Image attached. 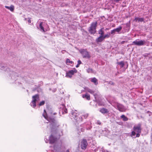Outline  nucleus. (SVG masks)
Masks as SVG:
<instances>
[{
	"label": "nucleus",
	"mask_w": 152,
	"mask_h": 152,
	"mask_svg": "<svg viewBox=\"0 0 152 152\" xmlns=\"http://www.w3.org/2000/svg\"><path fill=\"white\" fill-rule=\"evenodd\" d=\"M94 97H95V100H94L96 102H97V99H96V98H97V96H98V95L96 94H94Z\"/></svg>",
	"instance_id": "obj_28"
},
{
	"label": "nucleus",
	"mask_w": 152,
	"mask_h": 152,
	"mask_svg": "<svg viewBox=\"0 0 152 152\" xmlns=\"http://www.w3.org/2000/svg\"><path fill=\"white\" fill-rule=\"evenodd\" d=\"M110 35V33H108L107 34H105L104 35H103L104 38L105 39L106 38H109Z\"/></svg>",
	"instance_id": "obj_21"
},
{
	"label": "nucleus",
	"mask_w": 152,
	"mask_h": 152,
	"mask_svg": "<svg viewBox=\"0 0 152 152\" xmlns=\"http://www.w3.org/2000/svg\"><path fill=\"white\" fill-rule=\"evenodd\" d=\"M81 148L82 149L85 150V149L87 147L88 145V143L86 139H83L81 142Z\"/></svg>",
	"instance_id": "obj_6"
},
{
	"label": "nucleus",
	"mask_w": 152,
	"mask_h": 152,
	"mask_svg": "<svg viewBox=\"0 0 152 152\" xmlns=\"http://www.w3.org/2000/svg\"><path fill=\"white\" fill-rule=\"evenodd\" d=\"M42 22H41L40 23V24L39 25V27L40 28V30L41 31H42L43 32H45V31L44 28L42 26Z\"/></svg>",
	"instance_id": "obj_18"
},
{
	"label": "nucleus",
	"mask_w": 152,
	"mask_h": 152,
	"mask_svg": "<svg viewBox=\"0 0 152 152\" xmlns=\"http://www.w3.org/2000/svg\"><path fill=\"white\" fill-rule=\"evenodd\" d=\"M144 20V18H138V22H142Z\"/></svg>",
	"instance_id": "obj_25"
},
{
	"label": "nucleus",
	"mask_w": 152,
	"mask_h": 152,
	"mask_svg": "<svg viewBox=\"0 0 152 152\" xmlns=\"http://www.w3.org/2000/svg\"><path fill=\"white\" fill-rule=\"evenodd\" d=\"M49 121L51 126L52 132V134L49 137V143L52 144L55 143L57 140V139L56 137V134L57 133L56 130L57 128L58 127L59 125L54 118H50Z\"/></svg>",
	"instance_id": "obj_1"
},
{
	"label": "nucleus",
	"mask_w": 152,
	"mask_h": 152,
	"mask_svg": "<svg viewBox=\"0 0 152 152\" xmlns=\"http://www.w3.org/2000/svg\"><path fill=\"white\" fill-rule=\"evenodd\" d=\"M134 20L135 21H137V20H138V17L135 18Z\"/></svg>",
	"instance_id": "obj_37"
},
{
	"label": "nucleus",
	"mask_w": 152,
	"mask_h": 152,
	"mask_svg": "<svg viewBox=\"0 0 152 152\" xmlns=\"http://www.w3.org/2000/svg\"><path fill=\"white\" fill-rule=\"evenodd\" d=\"M77 72V71L76 69L74 68L73 69L69 70L68 71V72H66V77L71 78L72 77V75H73L74 73H76Z\"/></svg>",
	"instance_id": "obj_4"
},
{
	"label": "nucleus",
	"mask_w": 152,
	"mask_h": 152,
	"mask_svg": "<svg viewBox=\"0 0 152 152\" xmlns=\"http://www.w3.org/2000/svg\"><path fill=\"white\" fill-rule=\"evenodd\" d=\"M117 107L118 110L121 112H125L126 110L124 106L120 104H117Z\"/></svg>",
	"instance_id": "obj_8"
},
{
	"label": "nucleus",
	"mask_w": 152,
	"mask_h": 152,
	"mask_svg": "<svg viewBox=\"0 0 152 152\" xmlns=\"http://www.w3.org/2000/svg\"><path fill=\"white\" fill-rule=\"evenodd\" d=\"M126 28H128V30H129V28H130V21L128 23H127L126 24Z\"/></svg>",
	"instance_id": "obj_22"
},
{
	"label": "nucleus",
	"mask_w": 152,
	"mask_h": 152,
	"mask_svg": "<svg viewBox=\"0 0 152 152\" xmlns=\"http://www.w3.org/2000/svg\"><path fill=\"white\" fill-rule=\"evenodd\" d=\"M117 64L121 66V67H123L124 65V63L123 61H121L120 62H117Z\"/></svg>",
	"instance_id": "obj_19"
},
{
	"label": "nucleus",
	"mask_w": 152,
	"mask_h": 152,
	"mask_svg": "<svg viewBox=\"0 0 152 152\" xmlns=\"http://www.w3.org/2000/svg\"><path fill=\"white\" fill-rule=\"evenodd\" d=\"M100 105H102V104H100Z\"/></svg>",
	"instance_id": "obj_47"
},
{
	"label": "nucleus",
	"mask_w": 152,
	"mask_h": 152,
	"mask_svg": "<svg viewBox=\"0 0 152 152\" xmlns=\"http://www.w3.org/2000/svg\"><path fill=\"white\" fill-rule=\"evenodd\" d=\"M87 71L88 73H93V70L92 69L89 68L87 70Z\"/></svg>",
	"instance_id": "obj_23"
},
{
	"label": "nucleus",
	"mask_w": 152,
	"mask_h": 152,
	"mask_svg": "<svg viewBox=\"0 0 152 152\" xmlns=\"http://www.w3.org/2000/svg\"><path fill=\"white\" fill-rule=\"evenodd\" d=\"M104 39V38L103 36H100L99 37L96 39V41L97 42H101Z\"/></svg>",
	"instance_id": "obj_10"
},
{
	"label": "nucleus",
	"mask_w": 152,
	"mask_h": 152,
	"mask_svg": "<svg viewBox=\"0 0 152 152\" xmlns=\"http://www.w3.org/2000/svg\"><path fill=\"white\" fill-rule=\"evenodd\" d=\"M28 22L29 23H31V18H28Z\"/></svg>",
	"instance_id": "obj_40"
},
{
	"label": "nucleus",
	"mask_w": 152,
	"mask_h": 152,
	"mask_svg": "<svg viewBox=\"0 0 152 152\" xmlns=\"http://www.w3.org/2000/svg\"><path fill=\"white\" fill-rule=\"evenodd\" d=\"M149 54L145 53L143 55V56L145 57H147Z\"/></svg>",
	"instance_id": "obj_38"
},
{
	"label": "nucleus",
	"mask_w": 152,
	"mask_h": 152,
	"mask_svg": "<svg viewBox=\"0 0 152 152\" xmlns=\"http://www.w3.org/2000/svg\"><path fill=\"white\" fill-rule=\"evenodd\" d=\"M31 103L32 104V106L34 108L36 107V102H31Z\"/></svg>",
	"instance_id": "obj_29"
},
{
	"label": "nucleus",
	"mask_w": 152,
	"mask_h": 152,
	"mask_svg": "<svg viewBox=\"0 0 152 152\" xmlns=\"http://www.w3.org/2000/svg\"><path fill=\"white\" fill-rule=\"evenodd\" d=\"M45 103V101H42L39 103V106H41L44 105V104Z\"/></svg>",
	"instance_id": "obj_26"
},
{
	"label": "nucleus",
	"mask_w": 152,
	"mask_h": 152,
	"mask_svg": "<svg viewBox=\"0 0 152 152\" xmlns=\"http://www.w3.org/2000/svg\"><path fill=\"white\" fill-rule=\"evenodd\" d=\"M91 81L95 85H97L98 84V80L95 77L92 78L91 80Z\"/></svg>",
	"instance_id": "obj_11"
},
{
	"label": "nucleus",
	"mask_w": 152,
	"mask_h": 152,
	"mask_svg": "<svg viewBox=\"0 0 152 152\" xmlns=\"http://www.w3.org/2000/svg\"><path fill=\"white\" fill-rule=\"evenodd\" d=\"M104 28L102 27L98 31V34L100 35V36H103L104 34Z\"/></svg>",
	"instance_id": "obj_12"
},
{
	"label": "nucleus",
	"mask_w": 152,
	"mask_h": 152,
	"mask_svg": "<svg viewBox=\"0 0 152 152\" xmlns=\"http://www.w3.org/2000/svg\"><path fill=\"white\" fill-rule=\"evenodd\" d=\"M85 90L86 91H88V92L89 91V90H90V89H89V88H85Z\"/></svg>",
	"instance_id": "obj_32"
},
{
	"label": "nucleus",
	"mask_w": 152,
	"mask_h": 152,
	"mask_svg": "<svg viewBox=\"0 0 152 152\" xmlns=\"http://www.w3.org/2000/svg\"><path fill=\"white\" fill-rule=\"evenodd\" d=\"M100 111L102 113L104 114L108 112V110L105 108H102L100 109Z\"/></svg>",
	"instance_id": "obj_13"
},
{
	"label": "nucleus",
	"mask_w": 152,
	"mask_h": 152,
	"mask_svg": "<svg viewBox=\"0 0 152 152\" xmlns=\"http://www.w3.org/2000/svg\"><path fill=\"white\" fill-rule=\"evenodd\" d=\"M32 98L33 100L31 102H36L37 100H38L39 99V95L38 94H36L33 96Z\"/></svg>",
	"instance_id": "obj_9"
},
{
	"label": "nucleus",
	"mask_w": 152,
	"mask_h": 152,
	"mask_svg": "<svg viewBox=\"0 0 152 152\" xmlns=\"http://www.w3.org/2000/svg\"><path fill=\"white\" fill-rule=\"evenodd\" d=\"M97 21L93 22L88 28V31L91 34H94L96 32V28L97 26Z\"/></svg>",
	"instance_id": "obj_2"
},
{
	"label": "nucleus",
	"mask_w": 152,
	"mask_h": 152,
	"mask_svg": "<svg viewBox=\"0 0 152 152\" xmlns=\"http://www.w3.org/2000/svg\"><path fill=\"white\" fill-rule=\"evenodd\" d=\"M64 111H63V113L64 112L65 113H67V109L65 107L63 109Z\"/></svg>",
	"instance_id": "obj_30"
},
{
	"label": "nucleus",
	"mask_w": 152,
	"mask_h": 152,
	"mask_svg": "<svg viewBox=\"0 0 152 152\" xmlns=\"http://www.w3.org/2000/svg\"><path fill=\"white\" fill-rule=\"evenodd\" d=\"M82 97L83 98H86L88 100H89L90 99V95L87 94L83 95Z\"/></svg>",
	"instance_id": "obj_16"
},
{
	"label": "nucleus",
	"mask_w": 152,
	"mask_h": 152,
	"mask_svg": "<svg viewBox=\"0 0 152 152\" xmlns=\"http://www.w3.org/2000/svg\"><path fill=\"white\" fill-rule=\"evenodd\" d=\"M66 63L67 64V63H69L70 64H72L73 63V61H71L70 60L69 58H67L66 59Z\"/></svg>",
	"instance_id": "obj_24"
},
{
	"label": "nucleus",
	"mask_w": 152,
	"mask_h": 152,
	"mask_svg": "<svg viewBox=\"0 0 152 152\" xmlns=\"http://www.w3.org/2000/svg\"><path fill=\"white\" fill-rule=\"evenodd\" d=\"M81 53L83 55V58H90L91 56L89 52L86 50H83L81 52Z\"/></svg>",
	"instance_id": "obj_7"
},
{
	"label": "nucleus",
	"mask_w": 152,
	"mask_h": 152,
	"mask_svg": "<svg viewBox=\"0 0 152 152\" xmlns=\"http://www.w3.org/2000/svg\"><path fill=\"white\" fill-rule=\"evenodd\" d=\"M122 0H114V1L116 2H118L120 1H121Z\"/></svg>",
	"instance_id": "obj_41"
},
{
	"label": "nucleus",
	"mask_w": 152,
	"mask_h": 152,
	"mask_svg": "<svg viewBox=\"0 0 152 152\" xmlns=\"http://www.w3.org/2000/svg\"><path fill=\"white\" fill-rule=\"evenodd\" d=\"M134 131L132 132L131 136L132 137L133 136H135L136 135V132L141 133L142 130L141 124H138L137 125L135 126L133 128Z\"/></svg>",
	"instance_id": "obj_3"
},
{
	"label": "nucleus",
	"mask_w": 152,
	"mask_h": 152,
	"mask_svg": "<svg viewBox=\"0 0 152 152\" xmlns=\"http://www.w3.org/2000/svg\"><path fill=\"white\" fill-rule=\"evenodd\" d=\"M96 123L97 124L99 125H101V122L100 121H97Z\"/></svg>",
	"instance_id": "obj_35"
},
{
	"label": "nucleus",
	"mask_w": 152,
	"mask_h": 152,
	"mask_svg": "<svg viewBox=\"0 0 152 152\" xmlns=\"http://www.w3.org/2000/svg\"><path fill=\"white\" fill-rule=\"evenodd\" d=\"M48 140H46V141H45V142H46V143H48Z\"/></svg>",
	"instance_id": "obj_44"
},
{
	"label": "nucleus",
	"mask_w": 152,
	"mask_h": 152,
	"mask_svg": "<svg viewBox=\"0 0 152 152\" xmlns=\"http://www.w3.org/2000/svg\"><path fill=\"white\" fill-rule=\"evenodd\" d=\"M5 7L8 9L9 10L12 12H13L14 11V6L13 5H11L10 7L7 6H5Z\"/></svg>",
	"instance_id": "obj_14"
},
{
	"label": "nucleus",
	"mask_w": 152,
	"mask_h": 152,
	"mask_svg": "<svg viewBox=\"0 0 152 152\" xmlns=\"http://www.w3.org/2000/svg\"><path fill=\"white\" fill-rule=\"evenodd\" d=\"M121 117L123 119V120L124 121H126L128 120V118L124 115H122Z\"/></svg>",
	"instance_id": "obj_20"
},
{
	"label": "nucleus",
	"mask_w": 152,
	"mask_h": 152,
	"mask_svg": "<svg viewBox=\"0 0 152 152\" xmlns=\"http://www.w3.org/2000/svg\"><path fill=\"white\" fill-rule=\"evenodd\" d=\"M109 83L111 85H114V83L113 82H112L111 81H110L109 82Z\"/></svg>",
	"instance_id": "obj_34"
},
{
	"label": "nucleus",
	"mask_w": 152,
	"mask_h": 152,
	"mask_svg": "<svg viewBox=\"0 0 152 152\" xmlns=\"http://www.w3.org/2000/svg\"><path fill=\"white\" fill-rule=\"evenodd\" d=\"M145 41L144 40H138L137 39L133 42L132 44L140 46H142L145 45Z\"/></svg>",
	"instance_id": "obj_5"
},
{
	"label": "nucleus",
	"mask_w": 152,
	"mask_h": 152,
	"mask_svg": "<svg viewBox=\"0 0 152 152\" xmlns=\"http://www.w3.org/2000/svg\"><path fill=\"white\" fill-rule=\"evenodd\" d=\"M66 152H69V150H67L66 151Z\"/></svg>",
	"instance_id": "obj_45"
},
{
	"label": "nucleus",
	"mask_w": 152,
	"mask_h": 152,
	"mask_svg": "<svg viewBox=\"0 0 152 152\" xmlns=\"http://www.w3.org/2000/svg\"><path fill=\"white\" fill-rule=\"evenodd\" d=\"M42 116L45 118V119L47 120H48L47 114L45 110H44V113L42 114Z\"/></svg>",
	"instance_id": "obj_17"
},
{
	"label": "nucleus",
	"mask_w": 152,
	"mask_h": 152,
	"mask_svg": "<svg viewBox=\"0 0 152 152\" xmlns=\"http://www.w3.org/2000/svg\"><path fill=\"white\" fill-rule=\"evenodd\" d=\"M147 113H150V114H149V115H151V114H152V113H151V112H149V111H148V112H147Z\"/></svg>",
	"instance_id": "obj_43"
},
{
	"label": "nucleus",
	"mask_w": 152,
	"mask_h": 152,
	"mask_svg": "<svg viewBox=\"0 0 152 152\" xmlns=\"http://www.w3.org/2000/svg\"><path fill=\"white\" fill-rule=\"evenodd\" d=\"M140 133H137V134H136V137H139L140 136Z\"/></svg>",
	"instance_id": "obj_33"
},
{
	"label": "nucleus",
	"mask_w": 152,
	"mask_h": 152,
	"mask_svg": "<svg viewBox=\"0 0 152 152\" xmlns=\"http://www.w3.org/2000/svg\"><path fill=\"white\" fill-rule=\"evenodd\" d=\"M88 92L91 94H94V92L91 89H90Z\"/></svg>",
	"instance_id": "obj_31"
},
{
	"label": "nucleus",
	"mask_w": 152,
	"mask_h": 152,
	"mask_svg": "<svg viewBox=\"0 0 152 152\" xmlns=\"http://www.w3.org/2000/svg\"><path fill=\"white\" fill-rule=\"evenodd\" d=\"M109 29L108 28H106V29H105V30H108Z\"/></svg>",
	"instance_id": "obj_46"
},
{
	"label": "nucleus",
	"mask_w": 152,
	"mask_h": 152,
	"mask_svg": "<svg viewBox=\"0 0 152 152\" xmlns=\"http://www.w3.org/2000/svg\"><path fill=\"white\" fill-rule=\"evenodd\" d=\"M115 29H114L113 30H112L111 31V32L110 33V34H115Z\"/></svg>",
	"instance_id": "obj_27"
},
{
	"label": "nucleus",
	"mask_w": 152,
	"mask_h": 152,
	"mask_svg": "<svg viewBox=\"0 0 152 152\" xmlns=\"http://www.w3.org/2000/svg\"><path fill=\"white\" fill-rule=\"evenodd\" d=\"M122 27L121 26H119L118 28L114 29L115 32H118V33H120V31H121Z\"/></svg>",
	"instance_id": "obj_15"
},
{
	"label": "nucleus",
	"mask_w": 152,
	"mask_h": 152,
	"mask_svg": "<svg viewBox=\"0 0 152 152\" xmlns=\"http://www.w3.org/2000/svg\"><path fill=\"white\" fill-rule=\"evenodd\" d=\"M79 64H77L76 66V67L77 68V67H79Z\"/></svg>",
	"instance_id": "obj_42"
},
{
	"label": "nucleus",
	"mask_w": 152,
	"mask_h": 152,
	"mask_svg": "<svg viewBox=\"0 0 152 152\" xmlns=\"http://www.w3.org/2000/svg\"><path fill=\"white\" fill-rule=\"evenodd\" d=\"M77 63L79 65L82 63L81 61L80 60L78 61Z\"/></svg>",
	"instance_id": "obj_36"
},
{
	"label": "nucleus",
	"mask_w": 152,
	"mask_h": 152,
	"mask_svg": "<svg viewBox=\"0 0 152 152\" xmlns=\"http://www.w3.org/2000/svg\"><path fill=\"white\" fill-rule=\"evenodd\" d=\"M88 116V114H86V115H83V116L84 117V118H86Z\"/></svg>",
	"instance_id": "obj_39"
}]
</instances>
